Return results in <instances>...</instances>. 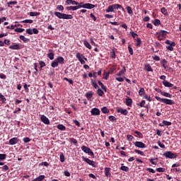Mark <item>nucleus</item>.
I'll list each match as a JSON object with an SVG mask.
<instances>
[{"mask_svg":"<svg viewBox=\"0 0 181 181\" xmlns=\"http://www.w3.org/2000/svg\"><path fill=\"white\" fill-rule=\"evenodd\" d=\"M59 64H64V58L63 57H58L55 59L51 64L52 67L55 69V67H58Z\"/></svg>","mask_w":181,"mask_h":181,"instance_id":"nucleus-1","label":"nucleus"},{"mask_svg":"<svg viewBox=\"0 0 181 181\" xmlns=\"http://www.w3.org/2000/svg\"><path fill=\"white\" fill-rule=\"evenodd\" d=\"M54 15H55L59 19H73L72 15L63 13L59 11H55Z\"/></svg>","mask_w":181,"mask_h":181,"instance_id":"nucleus-2","label":"nucleus"},{"mask_svg":"<svg viewBox=\"0 0 181 181\" xmlns=\"http://www.w3.org/2000/svg\"><path fill=\"white\" fill-rule=\"evenodd\" d=\"M156 100L157 101H160V103H163V104H166L167 105H173L175 104V101L168 98H160L158 96H155Z\"/></svg>","mask_w":181,"mask_h":181,"instance_id":"nucleus-3","label":"nucleus"},{"mask_svg":"<svg viewBox=\"0 0 181 181\" xmlns=\"http://www.w3.org/2000/svg\"><path fill=\"white\" fill-rule=\"evenodd\" d=\"M156 35H157V38L158 40H163L165 39L166 36L169 35V33L166 30H160V31L157 32Z\"/></svg>","mask_w":181,"mask_h":181,"instance_id":"nucleus-4","label":"nucleus"},{"mask_svg":"<svg viewBox=\"0 0 181 181\" xmlns=\"http://www.w3.org/2000/svg\"><path fill=\"white\" fill-rule=\"evenodd\" d=\"M165 45H169V46H167L166 47V49L168 50H170V52H173V47H175V46H176V42H171L170 40H167L165 42Z\"/></svg>","mask_w":181,"mask_h":181,"instance_id":"nucleus-5","label":"nucleus"},{"mask_svg":"<svg viewBox=\"0 0 181 181\" xmlns=\"http://www.w3.org/2000/svg\"><path fill=\"white\" fill-rule=\"evenodd\" d=\"M81 150L85 153H88V155H91V156H93L94 158V152H93V151H91V148H90L86 146H82Z\"/></svg>","mask_w":181,"mask_h":181,"instance_id":"nucleus-6","label":"nucleus"},{"mask_svg":"<svg viewBox=\"0 0 181 181\" xmlns=\"http://www.w3.org/2000/svg\"><path fill=\"white\" fill-rule=\"evenodd\" d=\"M82 160H83V162H86V163H88V165L93 166V168H97V166L95 165V162L90 160L88 158L82 156Z\"/></svg>","mask_w":181,"mask_h":181,"instance_id":"nucleus-7","label":"nucleus"},{"mask_svg":"<svg viewBox=\"0 0 181 181\" xmlns=\"http://www.w3.org/2000/svg\"><path fill=\"white\" fill-rule=\"evenodd\" d=\"M163 156H165V158H168V159H175L176 158V155L175 153H172V151H166L163 153Z\"/></svg>","mask_w":181,"mask_h":181,"instance_id":"nucleus-8","label":"nucleus"},{"mask_svg":"<svg viewBox=\"0 0 181 181\" xmlns=\"http://www.w3.org/2000/svg\"><path fill=\"white\" fill-rule=\"evenodd\" d=\"M117 112L122 114V115H128V110L123 109L122 107H117L116 109Z\"/></svg>","mask_w":181,"mask_h":181,"instance_id":"nucleus-9","label":"nucleus"},{"mask_svg":"<svg viewBox=\"0 0 181 181\" xmlns=\"http://www.w3.org/2000/svg\"><path fill=\"white\" fill-rule=\"evenodd\" d=\"M40 119L43 124H45V125H49L50 124V120H49V118H47L45 115L41 116Z\"/></svg>","mask_w":181,"mask_h":181,"instance_id":"nucleus-10","label":"nucleus"},{"mask_svg":"<svg viewBox=\"0 0 181 181\" xmlns=\"http://www.w3.org/2000/svg\"><path fill=\"white\" fill-rule=\"evenodd\" d=\"M8 49L11 50H21V45L19 44L13 43V45L8 47Z\"/></svg>","mask_w":181,"mask_h":181,"instance_id":"nucleus-11","label":"nucleus"},{"mask_svg":"<svg viewBox=\"0 0 181 181\" xmlns=\"http://www.w3.org/2000/svg\"><path fill=\"white\" fill-rule=\"evenodd\" d=\"M100 109L97 107L92 108L90 111L91 115L94 116L100 115Z\"/></svg>","mask_w":181,"mask_h":181,"instance_id":"nucleus-12","label":"nucleus"},{"mask_svg":"<svg viewBox=\"0 0 181 181\" xmlns=\"http://www.w3.org/2000/svg\"><path fill=\"white\" fill-rule=\"evenodd\" d=\"M21 140L18 137H13L9 140L10 145H16Z\"/></svg>","mask_w":181,"mask_h":181,"instance_id":"nucleus-13","label":"nucleus"},{"mask_svg":"<svg viewBox=\"0 0 181 181\" xmlns=\"http://www.w3.org/2000/svg\"><path fill=\"white\" fill-rule=\"evenodd\" d=\"M134 145L136 146V148H146V146L142 141H136L134 143Z\"/></svg>","mask_w":181,"mask_h":181,"instance_id":"nucleus-14","label":"nucleus"},{"mask_svg":"<svg viewBox=\"0 0 181 181\" xmlns=\"http://www.w3.org/2000/svg\"><path fill=\"white\" fill-rule=\"evenodd\" d=\"M93 95H94V92L91 90L87 92L85 95V96L86 97L88 101H91V98H93Z\"/></svg>","mask_w":181,"mask_h":181,"instance_id":"nucleus-15","label":"nucleus"},{"mask_svg":"<svg viewBox=\"0 0 181 181\" xmlns=\"http://www.w3.org/2000/svg\"><path fill=\"white\" fill-rule=\"evenodd\" d=\"M49 53L47 54L49 60H53L54 59V51L53 49H49Z\"/></svg>","mask_w":181,"mask_h":181,"instance_id":"nucleus-16","label":"nucleus"},{"mask_svg":"<svg viewBox=\"0 0 181 181\" xmlns=\"http://www.w3.org/2000/svg\"><path fill=\"white\" fill-rule=\"evenodd\" d=\"M94 8H95V5H94V4H91L90 3L85 4V6H84L85 9H93Z\"/></svg>","mask_w":181,"mask_h":181,"instance_id":"nucleus-17","label":"nucleus"},{"mask_svg":"<svg viewBox=\"0 0 181 181\" xmlns=\"http://www.w3.org/2000/svg\"><path fill=\"white\" fill-rule=\"evenodd\" d=\"M111 168H105V175L106 177H111Z\"/></svg>","mask_w":181,"mask_h":181,"instance_id":"nucleus-18","label":"nucleus"},{"mask_svg":"<svg viewBox=\"0 0 181 181\" xmlns=\"http://www.w3.org/2000/svg\"><path fill=\"white\" fill-rule=\"evenodd\" d=\"M126 72L127 69H125V66H123V69L119 73H117L116 76L121 77V76H122V74H125Z\"/></svg>","mask_w":181,"mask_h":181,"instance_id":"nucleus-19","label":"nucleus"},{"mask_svg":"<svg viewBox=\"0 0 181 181\" xmlns=\"http://www.w3.org/2000/svg\"><path fill=\"white\" fill-rule=\"evenodd\" d=\"M144 70H146V71H151V72L153 71L152 66H151L149 64H145Z\"/></svg>","mask_w":181,"mask_h":181,"instance_id":"nucleus-20","label":"nucleus"},{"mask_svg":"<svg viewBox=\"0 0 181 181\" xmlns=\"http://www.w3.org/2000/svg\"><path fill=\"white\" fill-rule=\"evenodd\" d=\"M126 105L127 107H132V100L130 98H126Z\"/></svg>","mask_w":181,"mask_h":181,"instance_id":"nucleus-21","label":"nucleus"},{"mask_svg":"<svg viewBox=\"0 0 181 181\" xmlns=\"http://www.w3.org/2000/svg\"><path fill=\"white\" fill-rule=\"evenodd\" d=\"M163 84L165 87H168V88H171L173 87V84L170 83V82H168V81H163Z\"/></svg>","mask_w":181,"mask_h":181,"instance_id":"nucleus-22","label":"nucleus"},{"mask_svg":"<svg viewBox=\"0 0 181 181\" xmlns=\"http://www.w3.org/2000/svg\"><path fill=\"white\" fill-rule=\"evenodd\" d=\"M66 4H67L68 5H77L78 4V2L74 0H66Z\"/></svg>","mask_w":181,"mask_h":181,"instance_id":"nucleus-23","label":"nucleus"},{"mask_svg":"<svg viewBox=\"0 0 181 181\" xmlns=\"http://www.w3.org/2000/svg\"><path fill=\"white\" fill-rule=\"evenodd\" d=\"M112 6L113 7V10L114 9H122V11H124V8L120 4H113V5H112Z\"/></svg>","mask_w":181,"mask_h":181,"instance_id":"nucleus-24","label":"nucleus"},{"mask_svg":"<svg viewBox=\"0 0 181 181\" xmlns=\"http://www.w3.org/2000/svg\"><path fill=\"white\" fill-rule=\"evenodd\" d=\"M83 45L85 47H87V49H89V50H91L92 49V47H91V45H90V42L87 40H83Z\"/></svg>","mask_w":181,"mask_h":181,"instance_id":"nucleus-25","label":"nucleus"},{"mask_svg":"<svg viewBox=\"0 0 181 181\" xmlns=\"http://www.w3.org/2000/svg\"><path fill=\"white\" fill-rule=\"evenodd\" d=\"M98 85L101 87V88L105 91V93H107V87L104 86V83L101 82V81H98Z\"/></svg>","mask_w":181,"mask_h":181,"instance_id":"nucleus-26","label":"nucleus"},{"mask_svg":"<svg viewBox=\"0 0 181 181\" xmlns=\"http://www.w3.org/2000/svg\"><path fill=\"white\" fill-rule=\"evenodd\" d=\"M168 61L166 59H163L160 61V64L163 66V69H168Z\"/></svg>","mask_w":181,"mask_h":181,"instance_id":"nucleus-27","label":"nucleus"},{"mask_svg":"<svg viewBox=\"0 0 181 181\" xmlns=\"http://www.w3.org/2000/svg\"><path fill=\"white\" fill-rule=\"evenodd\" d=\"M20 39H21V40H23V42H24V43H28V42H30V40L29 38H26L23 35H21Z\"/></svg>","mask_w":181,"mask_h":181,"instance_id":"nucleus-28","label":"nucleus"},{"mask_svg":"<svg viewBox=\"0 0 181 181\" xmlns=\"http://www.w3.org/2000/svg\"><path fill=\"white\" fill-rule=\"evenodd\" d=\"M139 95L141 97H145V89L144 88L139 89Z\"/></svg>","mask_w":181,"mask_h":181,"instance_id":"nucleus-29","label":"nucleus"},{"mask_svg":"<svg viewBox=\"0 0 181 181\" xmlns=\"http://www.w3.org/2000/svg\"><path fill=\"white\" fill-rule=\"evenodd\" d=\"M101 111L102 112H103V114H110V110H108L107 107H102Z\"/></svg>","mask_w":181,"mask_h":181,"instance_id":"nucleus-30","label":"nucleus"},{"mask_svg":"<svg viewBox=\"0 0 181 181\" xmlns=\"http://www.w3.org/2000/svg\"><path fill=\"white\" fill-rule=\"evenodd\" d=\"M161 95H163V97H168V98H172V94L168 92L163 91V93H161Z\"/></svg>","mask_w":181,"mask_h":181,"instance_id":"nucleus-31","label":"nucleus"},{"mask_svg":"<svg viewBox=\"0 0 181 181\" xmlns=\"http://www.w3.org/2000/svg\"><path fill=\"white\" fill-rule=\"evenodd\" d=\"M105 12H107V13H110V12H114V7H112V5H110L105 10Z\"/></svg>","mask_w":181,"mask_h":181,"instance_id":"nucleus-32","label":"nucleus"},{"mask_svg":"<svg viewBox=\"0 0 181 181\" xmlns=\"http://www.w3.org/2000/svg\"><path fill=\"white\" fill-rule=\"evenodd\" d=\"M160 12L161 13H163V15H169V13H168V9H166V8L165 7L160 8Z\"/></svg>","mask_w":181,"mask_h":181,"instance_id":"nucleus-33","label":"nucleus"},{"mask_svg":"<svg viewBox=\"0 0 181 181\" xmlns=\"http://www.w3.org/2000/svg\"><path fill=\"white\" fill-rule=\"evenodd\" d=\"M0 100L1 101V103H3V104H5L6 103V98H5V96H4L2 93H0Z\"/></svg>","mask_w":181,"mask_h":181,"instance_id":"nucleus-34","label":"nucleus"},{"mask_svg":"<svg viewBox=\"0 0 181 181\" xmlns=\"http://www.w3.org/2000/svg\"><path fill=\"white\" fill-rule=\"evenodd\" d=\"M153 23L154 26H159V25H160V20L155 19L154 21H153Z\"/></svg>","mask_w":181,"mask_h":181,"instance_id":"nucleus-35","label":"nucleus"},{"mask_svg":"<svg viewBox=\"0 0 181 181\" xmlns=\"http://www.w3.org/2000/svg\"><path fill=\"white\" fill-rule=\"evenodd\" d=\"M91 84H92L93 87H94L95 89L98 88V90L100 88V86H98L97 83H95V81L93 79H91Z\"/></svg>","mask_w":181,"mask_h":181,"instance_id":"nucleus-36","label":"nucleus"},{"mask_svg":"<svg viewBox=\"0 0 181 181\" xmlns=\"http://www.w3.org/2000/svg\"><path fill=\"white\" fill-rule=\"evenodd\" d=\"M97 94L98 95H99L100 97H103L104 95V91H103V90H101V88H98L97 90Z\"/></svg>","mask_w":181,"mask_h":181,"instance_id":"nucleus-37","label":"nucleus"},{"mask_svg":"<svg viewBox=\"0 0 181 181\" xmlns=\"http://www.w3.org/2000/svg\"><path fill=\"white\" fill-rule=\"evenodd\" d=\"M66 9L67 11H77V9L78 8H77V6H71L66 7Z\"/></svg>","mask_w":181,"mask_h":181,"instance_id":"nucleus-38","label":"nucleus"},{"mask_svg":"<svg viewBox=\"0 0 181 181\" xmlns=\"http://www.w3.org/2000/svg\"><path fill=\"white\" fill-rule=\"evenodd\" d=\"M126 9H127V13H129V15H132L134 13V11H132V8H131V6H127L126 7Z\"/></svg>","mask_w":181,"mask_h":181,"instance_id":"nucleus-39","label":"nucleus"},{"mask_svg":"<svg viewBox=\"0 0 181 181\" xmlns=\"http://www.w3.org/2000/svg\"><path fill=\"white\" fill-rule=\"evenodd\" d=\"M18 1H8L7 2L8 8H12L11 5H16Z\"/></svg>","mask_w":181,"mask_h":181,"instance_id":"nucleus-40","label":"nucleus"},{"mask_svg":"<svg viewBox=\"0 0 181 181\" xmlns=\"http://www.w3.org/2000/svg\"><path fill=\"white\" fill-rule=\"evenodd\" d=\"M45 179V175H40L39 177H36L35 179L33 180L32 181H42Z\"/></svg>","mask_w":181,"mask_h":181,"instance_id":"nucleus-41","label":"nucleus"},{"mask_svg":"<svg viewBox=\"0 0 181 181\" xmlns=\"http://www.w3.org/2000/svg\"><path fill=\"white\" fill-rule=\"evenodd\" d=\"M57 128L59 129V131H66V127L63 124H58Z\"/></svg>","mask_w":181,"mask_h":181,"instance_id":"nucleus-42","label":"nucleus"},{"mask_svg":"<svg viewBox=\"0 0 181 181\" xmlns=\"http://www.w3.org/2000/svg\"><path fill=\"white\" fill-rule=\"evenodd\" d=\"M78 9H80L81 8H85L84 6H86V4H84V2H81V3H78V4H76Z\"/></svg>","mask_w":181,"mask_h":181,"instance_id":"nucleus-43","label":"nucleus"},{"mask_svg":"<svg viewBox=\"0 0 181 181\" xmlns=\"http://www.w3.org/2000/svg\"><path fill=\"white\" fill-rule=\"evenodd\" d=\"M120 170H123L124 172H129V168L123 165L122 167H120Z\"/></svg>","mask_w":181,"mask_h":181,"instance_id":"nucleus-44","label":"nucleus"},{"mask_svg":"<svg viewBox=\"0 0 181 181\" xmlns=\"http://www.w3.org/2000/svg\"><path fill=\"white\" fill-rule=\"evenodd\" d=\"M154 160H158V158H150L149 159V162H151V163L152 165H157V162L156 161H154Z\"/></svg>","mask_w":181,"mask_h":181,"instance_id":"nucleus-45","label":"nucleus"},{"mask_svg":"<svg viewBox=\"0 0 181 181\" xmlns=\"http://www.w3.org/2000/svg\"><path fill=\"white\" fill-rule=\"evenodd\" d=\"M76 59H78L80 63L83 61V58L81 57V54H80V52L76 53Z\"/></svg>","mask_w":181,"mask_h":181,"instance_id":"nucleus-46","label":"nucleus"},{"mask_svg":"<svg viewBox=\"0 0 181 181\" xmlns=\"http://www.w3.org/2000/svg\"><path fill=\"white\" fill-rule=\"evenodd\" d=\"M30 16H39L40 15V13L39 12H30L29 13Z\"/></svg>","mask_w":181,"mask_h":181,"instance_id":"nucleus-47","label":"nucleus"},{"mask_svg":"<svg viewBox=\"0 0 181 181\" xmlns=\"http://www.w3.org/2000/svg\"><path fill=\"white\" fill-rule=\"evenodd\" d=\"M14 30H15V32H17L18 33H22V32H25V29L21 28H17Z\"/></svg>","mask_w":181,"mask_h":181,"instance_id":"nucleus-48","label":"nucleus"},{"mask_svg":"<svg viewBox=\"0 0 181 181\" xmlns=\"http://www.w3.org/2000/svg\"><path fill=\"white\" fill-rule=\"evenodd\" d=\"M127 48H128V51H129V54H131V56H133L134 49H132V47H131V45H129Z\"/></svg>","mask_w":181,"mask_h":181,"instance_id":"nucleus-49","label":"nucleus"},{"mask_svg":"<svg viewBox=\"0 0 181 181\" xmlns=\"http://www.w3.org/2000/svg\"><path fill=\"white\" fill-rule=\"evenodd\" d=\"M110 57H112V59H115V57H117V54H115V51L114 49L110 52Z\"/></svg>","mask_w":181,"mask_h":181,"instance_id":"nucleus-50","label":"nucleus"},{"mask_svg":"<svg viewBox=\"0 0 181 181\" xmlns=\"http://www.w3.org/2000/svg\"><path fill=\"white\" fill-rule=\"evenodd\" d=\"M134 152H136V153H139V155H141V156H144L145 154L144 153L143 151L138 150V149H135Z\"/></svg>","mask_w":181,"mask_h":181,"instance_id":"nucleus-51","label":"nucleus"},{"mask_svg":"<svg viewBox=\"0 0 181 181\" xmlns=\"http://www.w3.org/2000/svg\"><path fill=\"white\" fill-rule=\"evenodd\" d=\"M163 125H165L167 127H169V126L172 125V122H168L166 120H163Z\"/></svg>","mask_w":181,"mask_h":181,"instance_id":"nucleus-52","label":"nucleus"},{"mask_svg":"<svg viewBox=\"0 0 181 181\" xmlns=\"http://www.w3.org/2000/svg\"><path fill=\"white\" fill-rule=\"evenodd\" d=\"M141 42H142V41L141 40V38L137 37V38H136V46H137L138 47H139V46H141Z\"/></svg>","mask_w":181,"mask_h":181,"instance_id":"nucleus-53","label":"nucleus"},{"mask_svg":"<svg viewBox=\"0 0 181 181\" xmlns=\"http://www.w3.org/2000/svg\"><path fill=\"white\" fill-rule=\"evenodd\" d=\"M33 20H23L21 22V23H32Z\"/></svg>","mask_w":181,"mask_h":181,"instance_id":"nucleus-54","label":"nucleus"},{"mask_svg":"<svg viewBox=\"0 0 181 181\" xmlns=\"http://www.w3.org/2000/svg\"><path fill=\"white\" fill-rule=\"evenodd\" d=\"M69 142H71V144H74L76 145V144H77V139H76L74 138H70Z\"/></svg>","mask_w":181,"mask_h":181,"instance_id":"nucleus-55","label":"nucleus"},{"mask_svg":"<svg viewBox=\"0 0 181 181\" xmlns=\"http://www.w3.org/2000/svg\"><path fill=\"white\" fill-rule=\"evenodd\" d=\"M134 134H136V135H138V136H139V138H143L144 134H142V133H141L139 131H134Z\"/></svg>","mask_w":181,"mask_h":181,"instance_id":"nucleus-56","label":"nucleus"},{"mask_svg":"<svg viewBox=\"0 0 181 181\" xmlns=\"http://www.w3.org/2000/svg\"><path fill=\"white\" fill-rule=\"evenodd\" d=\"M59 159H60V162L62 163L64 162V154H63V153H60Z\"/></svg>","mask_w":181,"mask_h":181,"instance_id":"nucleus-57","label":"nucleus"},{"mask_svg":"<svg viewBox=\"0 0 181 181\" xmlns=\"http://www.w3.org/2000/svg\"><path fill=\"white\" fill-rule=\"evenodd\" d=\"M156 170L159 173L166 172V169L163 168H156Z\"/></svg>","mask_w":181,"mask_h":181,"instance_id":"nucleus-58","label":"nucleus"},{"mask_svg":"<svg viewBox=\"0 0 181 181\" xmlns=\"http://www.w3.org/2000/svg\"><path fill=\"white\" fill-rule=\"evenodd\" d=\"M6 159V154L0 153V160H5Z\"/></svg>","mask_w":181,"mask_h":181,"instance_id":"nucleus-59","label":"nucleus"},{"mask_svg":"<svg viewBox=\"0 0 181 181\" xmlns=\"http://www.w3.org/2000/svg\"><path fill=\"white\" fill-rule=\"evenodd\" d=\"M64 80H65V81H68V83H69V84H71L72 86L74 83L71 79L68 78H64Z\"/></svg>","mask_w":181,"mask_h":181,"instance_id":"nucleus-60","label":"nucleus"},{"mask_svg":"<svg viewBox=\"0 0 181 181\" xmlns=\"http://www.w3.org/2000/svg\"><path fill=\"white\" fill-rule=\"evenodd\" d=\"M23 141L25 144L30 142V139L29 137H25L23 139Z\"/></svg>","mask_w":181,"mask_h":181,"instance_id":"nucleus-61","label":"nucleus"},{"mask_svg":"<svg viewBox=\"0 0 181 181\" xmlns=\"http://www.w3.org/2000/svg\"><path fill=\"white\" fill-rule=\"evenodd\" d=\"M57 9L58 11H61L62 12V11H64V7L63 6H62V5H58L57 6Z\"/></svg>","mask_w":181,"mask_h":181,"instance_id":"nucleus-62","label":"nucleus"},{"mask_svg":"<svg viewBox=\"0 0 181 181\" xmlns=\"http://www.w3.org/2000/svg\"><path fill=\"white\" fill-rule=\"evenodd\" d=\"M130 35L132 37H133L134 39H135V37H136V36H138V34L135 33V32H134V31H131Z\"/></svg>","mask_w":181,"mask_h":181,"instance_id":"nucleus-63","label":"nucleus"},{"mask_svg":"<svg viewBox=\"0 0 181 181\" xmlns=\"http://www.w3.org/2000/svg\"><path fill=\"white\" fill-rule=\"evenodd\" d=\"M39 64L41 67H46V63L43 61H39Z\"/></svg>","mask_w":181,"mask_h":181,"instance_id":"nucleus-64","label":"nucleus"}]
</instances>
